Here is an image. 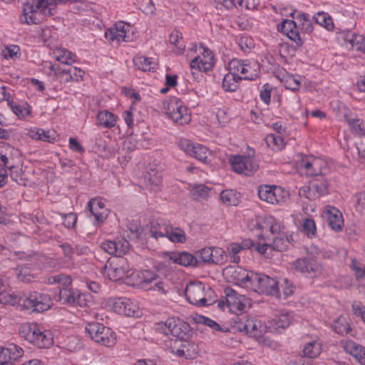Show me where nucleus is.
I'll use <instances>...</instances> for the list:
<instances>
[{
    "mask_svg": "<svg viewBox=\"0 0 365 365\" xmlns=\"http://www.w3.org/2000/svg\"><path fill=\"white\" fill-rule=\"evenodd\" d=\"M86 332L96 343L106 346L115 344L116 338L110 328L105 327L98 322H91L86 327Z\"/></svg>",
    "mask_w": 365,
    "mask_h": 365,
    "instance_id": "nucleus-5",
    "label": "nucleus"
},
{
    "mask_svg": "<svg viewBox=\"0 0 365 365\" xmlns=\"http://www.w3.org/2000/svg\"><path fill=\"white\" fill-rule=\"evenodd\" d=\"M320 351L321 346L316 341L307 344L303 349L304 355L309 358H314L317 356L319 354Z\"/></svg>",
    "mask_w": 365,
    "mask_h": 365,
    "instance_id": "nucleus-50",
    "label": "nucleus"
},
{
    "mask_svg": "<svg viewBox=\"0 0 365 365\" xmlns=\"http://www.w3.org/2000/svg\"><path fill=\"white\" fill-rule=\"evenodd\" d=\"M225 272L235 283L249 288L250 283L251 282V272H248L240 267H227Z\"/></svg>",
    "mask_w": 365,
    "mask_h": 365,
    "instance_id": "nucleus-18",
    "label": "nucleus"
},
{
    "mask_svg": "<svg viewBox=\"0 0 365 365\" xmlns=\"http://www.w3.org/2000/svg\"><path fill=\"white\" fill-rule=\"evenodd\" d=\"M170 42L175 45L179 49L180 52H182L185 48L182 34L179 31H175L170 34Z\"/></svg>",
    "mask_w": 365,
    "mask_h": 365,
    "instance_id": "nucleus-54",
    "label": "nucleus"
},
{
    "mask_svg": "<svg viewBox=\"0 0 365 365\" xmlns=\"http://www.w3.org/2000/svg\"><path fill=\"white\" fill-rule=\"evenodd\" d=\"M251 282L249 288L259 294L275 295L278 294V282L274 278L264 274L251 272Z\"/></svg>",
    "mask_w": 365,
    "mask_h": 365,
    "instance_id": "nucleus-6",
    "label": "nucleus"
},
{
    "mask_svg": "<svg viewBox=\"0 0 365 365\" xmlns=\"http://www.w3.org/2000/svg\"><path fill=\"white\" fill-rule=\"evenodd\" d=\"M259 70V65L257 62L245 60L242 67V72L239 78L241 80H255L258 77Z\"/></svg>",
    "mask_w": 365,
    "mask_h": 365,
    "instance_id": "nucleus-30",
    "label": "nucleus"
},
{
    "mask_svg": "<svg viewBox=\"0 0 365 365\" xmlns=\"http://www.w3.org/2000/svg\"><path fill=\"white\" fill-rule=\"evenodd\" d=\"M300 167L304 168L306 174L309 176H317L322 174L323 168L327 167L324 161L318 158H302Z\"/></svg>",
    "mask_w": 365,
    "mask_h": 365,
    "instance_id": "nucleus-21",
    "label": "nucleus"
},
{
    "mask_svg": "<svg viewBox=\"0 0 365 365\" xmlns=\"http://www.w3.org/2000/svg\"><path fill=\"white\" fill-rule=\"evenodd\" d=\"M271 326L273 327L276 330L284 329L290 324V317L288 314H282L273 319L270 322Z\"/></svg>",
    "mask_w": 365,
    "mask_h": 365,
    "instance_id": "nucleus-43",
    "label": "nucleus"
},
{
    "mask_svg": "<svg viewBox=\"0 0 365 365\" xmlns=\"http://www.w3.org/2000/svg\"><path fill=\"white\" fill-rule=\"evenodd\" d=\"M76 56L66 49L60 50L56 56V60L61 63L71 65L75 62Z\"/></svg>",
    "mask_w": 365,
    "mask_h": 365,
    "instance_id": "nucleus-48",
    "label": "nucleus"
},
{
    "mask_svg": "<svg viewBox=\"0 0 365 365\" xmlns=\"http://www.w3.org/2000/svg\"><path fill=\"white\" fill-rule=\"evenodd\" d=\"M210 189L202 184L194 185L190 190L191 196L194 200H204L209 197Z\"/></svg>",
    "mask_w": 365,
    "mask_h": 365,
    "instance_id": "nucleus-37",
    "label": "nucleus"
},
{
    "mask_svg": "<svg viewBox=\"0 0 365 365\" xmlns=\"http://www.w3.org/2000/svg\"><path fill=\"white\" fill-rule=\"evenodd\" d=\"M314 19L315 22L326 28L328 30H331L333 29L334 25L332 22V19L330 16H328L327 14L324 12H319L314 16Z\"/></svg>",
    "mask_w": 365,
    "mask_h": 365,
    "instance_id": "nucleus-45",
    "label": "nucleus"
},
{
    "mask_svg": "<svg viewBox=\"0 0 365 365\" xmlns=\"http://www.w3.org/2000/svg\"><path fill=\"white\" fill-rule=\"evenodd\" d=\"M19 334L25 340L40 349L48 348L53 343L51 331L42 330L36 323H25L21 325Z\"/></svg>",
    "mask_w": 365,
    "mask_h": 365,
    "instance_id": "nucleus-3",
    "label": "nucleus"
},
{
    "mask_svg": "<svg viewBox=\"0 0 365 365\" xmlns=\"http://www.w3.org/2000/svg\"><path fill=\"white\" fill-rule=\"evenodd\" d=\"M103 269V274L113 281L122 279L125 275L130 276V265L127 259L123 257L109 259Z\"/></svg>",
    "mask_w": 365,
    "mask_h": 365,
    "instance_id": "nucleus-7",
    "label": "nucleus"
},
{
    "mask_svg": "<svg viewBox=\"0 0 365 365\" xmlns=\"http://www.w3.org/2000/svg\"><path fill=\"white\" fill-rule=\"evenodd\" d=\"M146 185L153 191H158L162 184L161 175L155 170L148 172L145 175Z\"/></svg>",
    "mask_w": 365,
    "mask_h": 365,
    "instance_id": "nucleus-35",
    "label": "nucleus"
},
{
    "mask_svg": "<svg viewBox=\"0 0 365 365\" xmlns=\"http://www.w3.org/2000/svg\"><path fill=\"white\" fill-rule=\"evenodd\" d=\"M214 66V56L212 51L203 48L202 56H197L190 62V67L192 75L195 76L198 71L207 72L212 68Z\"/></svg>",
    "mask_w": 365,
    "mask_h": 365,
    "instance_id": "nucleus-14",
    "label": "nucleus"
},
{
    "mask_svg": "<svg viewBox=\"0 0 365 365\" xmlns=\"http://www.w3.org/2000/svg\"><path fill=\"white\" fill-rule=\"evenodd\" d=\"M23 353V349L14 344L6 347H0V365H14L13 361L21 357Z\"/></svg>",
    "mask_w": 365,
    "mask_h": 365,
    "instance_id": "nucleus-17",
    "label": "nucleus"
},
{
    "mask_svg": "<svg viewBox=\"0 0 365 365\" xmlns=\"http://www.w3.org/2000/svg\"><path fill=\"white\" fill-rule=\"evenodd\" d=\"M220 198L222 202L228 206H235L239 202L237 194L232 190H223Z\"/></svg>",
    "mask_w": 365,
    "mask_h": 365,
    "instance_id": "nucleus-42",
    "label": "nucleus"
},
{
    "mask_svg": "<svg viewBox=\"0 0 365 365\" xmlns=\"http://www.w3.org/2000/svg\"><path fill=\"white\" fill-rule=\"evenodd\" d=\"M238 45L245 53L249 52L254 47L253 41L250 37H241L239 39Z\"/></svg>",
    "mask_w": 365,
    "mask_h": 365,
    "instance_id": "nucleus-64",
    "label": "nucleus"
},
{
    "mask_svg": "<svg viewBox=\"0 0 365 365\" xmlns=\"http://www.w3.org/2000/svg\"><path fill=\"white\" fill-rule=\"evenodd\" d=\"M240 81H241V79H238L233 75L227 73L224 77L222 81V88L226 91H235L239 87Z\"/></svg>",
    "mask_w": 365,
    "mask_h": 365,
    "instance_id": "nucleus-40",
    "label": "nucleus"
},
{
    "mask_svg": "<svg viewBox=\"0 0 365 365\" xmlns=\"http://www.w3.org/2000/svg\"><path fill=\"white\" fill-rule=\"evenodd\" d=\"M211 247H205L195 252L197 259L200 258L203 263L212 264Z\"/></svg>",
    "mask_w": 365,
    "mask_h": 365,
    "instance_id": "nucleus-57",
    "label": "nucleus"
},
{
    "mask_svg": "<svg viewBox=\"0 0 365 365\" xmlns=\"http://www.w3.org/2000/svg\"><path fill=\"white\" fill-rule=\"evenodd\" d=\"M222 4L227 9L238 5L241 8L252 10L259 5V0H222Z\"/></svg>",
    "mask_w": 365,
    "mask_h": 365,
    "instance_id": "nucleus-34",
    "label": "nucleus"
},
{
    "mask_svg": "<svg viewBox=\"0 0 365 365\" xmlns=\"http://www.w3.org/2000/svg\"><path fill=\"white\" fill-rule=\"evenodd\" d=\"M134 64L143 71H154L156 64L152 61L151 58L138 56L133 58Z\"/></svg>",
    "mask_w": 365,
    "mask_h": 365,
    "instance_id": "nucleus-36",
    "label": "nucleus"
},
{
    "mask_svg": "<svg viewBox=\"0 0 365 365\" xmlns=\"http://www.w3.org/2000/svg\"><path fill=\"white\" fill-rule=\"evenodd\" d=\"M332 328L335 332L341 335L346 334L351 331L350 325L343 316H340L334 321Z\"/></svg>",
    "mask_w": 365,
    "mask_h": 365,
    "instance_id": "nucleus-38",
    "label": "nucleus"
},
{
    "mask_svg": "<svg viewBox=\"0 0 365 365\" xmlns=\"http://www.w3.org/2000/svg\"><path fill=\"white\" fill-rule=\"evenodd\" d=\"M130 276L133 278H136L137 284L144 285L153 282L158 279V276L148 270L143 272L132 271Z\"/></svg>",
    "mask_w": 365,
    "mask_h": 365,
    "instance_id": "nucleus-32",
    "label": "nucleus"
},
{
    "mask_svg": "<svg viewBox=\"0 0 365 365\" xmlns=\"http://www.w3.org/2000/svg\"><path fill=\"white\" fill-rule=\"evenodd\" d=\"M195 144L186 138H181L178 142V147L186 153L190 155Z\"/></svg>",
    "mask_w": 365,
    "mask_h": 365,
    "instance_id": "nucleus-63",
    "label": "nucleus"
},
{
    "mask_svg": "<svg viewBox=\"0 0 365 365\" xmlns=\"http://www.w3.org/2000/svg\"><path fill=\"white\" fill-rule=\"evenodd\" d=\"M347 121L357 134L365 135V122H362L359 119H349Z\"/></svg>",
    "mask_w": 365,
    "mask_h": 365,
    "instance_id": "nucleus-62",
    "label": "nucleus"
},
{
    "mask_svg": "<svg viewBox=\"0 0 365 365\" xmlns=\"http://www.w3.org/2000/svg\"><path fill=\"white\" fill-rule=\"evenodd\" d=\"M267 144L269 146L275 147L278 150H281L284 147V139L279 135L269 134L266 138Z\"/></svg>",
    "mask_w": 365,
    "mask_h": 365,
    "instance_id": "nucleus-53",
    "label": "nucleus"
},
{
    "mask_svg": "<svg viewBox=\"0 0 365 365\" xmlns=\"http://www.w3.org/2000/svg\"><path fill=\"white\" fill-rule=\"evenodd\" d=\"M29 135L34 140H42L45 142H50L51 137L48 131H45L40 128L31 129L29 132Z\"/></svg>",
    "mask_w": 365,
    "mask_h": 365,
    "instance_id": "nucleus-49",
    "label": "nucleus"
},
{
    "mask_svg": "<svg viewBox=\"0 0 365 365\" xmlns=\"http://www.w3.org/2000/svg\"><path fill=\"white\" fill-rule=\"evenodd\" d=\"M151 236L155 239H158L159 237H168V225L163 224L159 225L158 230L152 228L150 230Z\"/></svg>",
    "mask_w": 365,
    "mask_h": 365,
    "instance_id": "nucleus-59",
    "label": "nucleus"
},
{
    "mask_svg": "<svg viewBox=\"0 0 365 365\" xmlns=\"http://www.w3.org/2000/svg\"><path fill=\"white\" fill-rule=\"evenodd\" d=\"M205 287V284L202 282H190L188 284L185 290V294L187 301L195 305H206Z\"/></svg>",
    "mask_w": 365,
    "mask_h": 365,
    "instance_id": "nucleus-12",
    "label": "nucleus"
},
{
    "mask_svg": "<svg viewBox=\"0 0 365 365\" xmlns=\"http://www.w3.org/2000/svg\"><path fill=\"white\" fill-rule=\"evenodd\" d=\"M232 170L237 173L251 175L258 168L257 164L250 157L235 155L230 159Z\"/></svg>",
    "mask_w": 365,
    "mask_h": 365,
    "instance_id": "nucleus-13",
    "label": "nucleus"
},
{
    "mask_svg": "<svg viewBox=\"0 0 365 365\" xmlns=\"http://www.w3.org/2000/svg\"><path fill=\"white\" fill-rule=\"evenodd\" d=\"M0 303L9 305L19 304L26 309L42 312L53 304L51 298L45 294L34 292L28 296H21L6 292L0 293Z\"/></svg>",
    "mask_w": 365,
    "mask_h": 365,
    "instance_id": "nucleus-1",
    "label": "nucleus"
},
{
    "mask_svg": "<svg viewBox=\"0 0 365 365\" xmlns=\"http://www.w3.org/2000/svg\"><path fill=\"white\" fill-rule=\"evenodd\" d=\"M292 267L297 272L311 277H319L323 272L322 264L312 255L296 259L292 262Z\"/></svg>",
    "mask_w": 365,
    "mask_h": 365,
    "instance_id": "nucleus-8",
    "label": "nucleus"
},
{
    "mask_svg": "<svg viewBox=\"0 0 365 365\" xmlns=\"http://www.w3.org/2000/svg\"><path fill=\"white\" fill-rule=\"evenodd\" d=\"M312 184L314 187L315 192L319 195V197L328 192V183L326 180H316L315 182H313Z\"/></svg>",
    "mask_w": 365,
    "mask_h": 365,
    "instance_id": "nucleus-60",
    "label": "nucleus"
},
{
    "mask_svg": "<svg viewBox=\"0 0 365 365\" xmlns=\"http://www.w3.org/2000/svg\"><path fill=\"white\" fill-rule=\"evenodd\" d=\"M258 196L261 200L274 205L284 202L289 194L281 187L263 185L258 188Z\"/></svg>",
    "mask_w": 365,
    "mask_h": 365,
    "instance_id": "nucleus-9",
    "label": "nucleus"
},
{
    "mask_svg": "<svg viewBox=\"0 0 365 365\" xmlns=\"http://www.w3.org/2000/svg\"><path fill=\"white\" fill-rule=\"evenodd\" d=\"M299 195L301 198L304 197L310 200L319 198V195L315 192L312 184L301 187L299 190Z\"/></svg>",
    "mask_w": 365,
    "mask_h": 365,
    "instance_id": "nucleus-52",
    "label": "nucleus"
},
{
    "mask_svg": "<svg viewBox=\"0 0 365 365\" xmlns=\"http://www.w3.org/2000/svg\"><path fill=\"white\" fill-rule=\"evenodd\" d=\"M161 109L174 123L185 125L191 120L187 107L178 98H173L162 102Z\"/></svg>",
    "mask_w": 365,
    "mask_h": 365,
    "instance_id": "nucleus-4",
    "label": "nucleus"
},
{
    "mask_svg": "<svg viewBox=\"0 0 365 365\" xmlns=\"http://www.w3.org/2000/svg\"><path fill=\"white\" fill-rule=\"evenodd\" d=\"M170 259L185 267L200 265V261L197 259L196 255H192L187 252L173 253L170 257Z\"/></svg>",
    "mask_w": 365,
    "mask_h": 365,
    "instance_id": "nucleus-27",
    "label": "nucleus"
},
{
    "mask_svg": "<svg viewBox=\"0 0 365 365\" xmlns=\"http://www.w3.org/2000/svg\"><path fill=\"white\" fill-rule=\"evenodd\" d=\"M245 61V60H239L237 58L231 60L230 62L229 63L228 66L230 71L229 73L233 75L234 76L240 79L239 77H240L241 73L242 72V67Z\"/></svg>",
    "mask_w": 365,
    "mask_h": 365,
    "instance_id": "nucleus-47",
    "label": "nucleus"
},
{
    "mask_svg": "<svg viewBox=\"0 0 365 365\" xmlns=\"http://www.w3.org/2000/svg\"><path fill=\"white\" fill-rule=\"evenodd\" d=\"M189 331V325L179 318L168 319V334L176 339H185Z\"/></svg>",
    "mask_w": 365,
    "mask_h": 365,
    "instance_id": "nucleus-26",
    "label": "nucleus"
},
{
    "mask_svg": "<svg viewBox=\"0 0 365 365\" xmlns=\"http://www.w3.org/2000/svg\"><path fill=\"white\" fill-rule=\"evenodd\" d=\"M324 216L326 217L328 225L335 231L342 230L344 220L341 212L334 207L327 206L324 211Z\"/></svg>",
    "mask_w": 365,
    "mask_h": 365,
    "instance_id": "nucleus-19",
    "label": "nucleus"
},
{
    "mask_svg": "<svg viewBox=\"0 0 365 365\" xmlns=\"http://www.w3.org/2000/svg\"><path fill=\"white\" fill-rule=\"evenodd\" d=\"M101 249L109 255H116V257H120L129 250L130 243L124 238L115 240H107L101 245Z\"/></svg>",
    "mask_w": 365,
    "mask_h": 365,
    "instance_id": "nucleus-16",
    "label": "nucleus"
},
{
    "mask_svg": "<svg viewBox=\"0 0 365 365\" xmlns=\"http://www.w3.org/2000/svg\"><path fill=\"white\" fill-rule=\"evenodd\" d=\"M130 26L123 21H120L113 27L110 28L106 33L105 37L110 43L118 44L120 41H128L127 35Z\"/></svg>",
    "mask_w": 365,
    "mask_h": 365,
    "instance_id": "nucleus-15",
    "label": "nucleus"
},
{
    "mask_svg": "<svg viewBox=\"0 0 365 365\" xmlns=\"http://www.w3.org/2000/svg\"><path fill=\"white\" fill-rule=\"evenodd\" d=\"M278 29L289 39L295 42L298 46H302L303 41L300 38L297 28V24L294 21L285 19L281 23Z\"/></svg>",
    "mask_w": 365,
    "mask_h": 365,
    "instance_id": "nucleus-24",
    "label": "nucleus"
},
{
    "mask_svg": "<svg viewBox=\"0 0 365 365\" xmlns=\"http://www.w3.org/2000/svg\"><path fill=\"white\" fill-rule=\"evenodd\" d=\"M245 61V60H239L237 58L231 60L230 62L229 63L228 66L230 71L229 73L233 75L234 76L240 79L239 77H240L241 73L242 72V67Z\"/></svg>",
    "mask_w": 365,
    "mask_h": 365,
    "instance_id": "nucleus-46",
    "label": "nucleus"
},
{
    "mask_svg": "<svg viewBox=\"0 0 365 365\" xmlns=\"http://www.w3.org/2000/svg\"><path fill=\"white\" fill-rule=\"evenodd\" d=\"M48 282L51 284H60L63 286L60 289L58 294L56 296V301L64 305L79 306L84 307L88 306V300L86 296L78 290L72 289L68 287L71 284L70 276L64 274H59L50 277Z\"/></svg>",
    "mask_w": 365,
    "mask_h": 365,
    "instance_id": "nucleus-2",
    "label": "nucleus"
},
{
    "mask_svg": "<svg viewBox=\"0 0 365 365\" xmlns=\"http://www.w3.org/2000/svg\"><path fill=\"white\" fill-rule=\"evenodd\" d=\"M227 307L231 312H243L250 307V302L244 295L237 294L234 289L227 287L225 289Z\"/></svg>",
    "mask_w": 365,
    "mask_h": 365,
    "instance_id": "nucleus-11",
    "label": "nucleus"
},
{
    "mask_svg": "<svg viewBox=\"0 0 365 365\" xmlns=\"http://www.w3.org/2000/svg\"><path fill=\"white\" fill-rule=\"evenodd\" d=\"M117 117L108 110L98 112L97 115V124L103 128H113L116 124Z\"/></svg>",
    "mask_w": 365,
    "mask_h": 365,
    "instance_id": "nucleus-33",
    "label": "nucleus"
},
{
    "mask_svg": "<svg viewBox=\"0 0 365 365\" xmlns=\"http://www.w3.org/2000/svg\"><path fill=\"white\" fill-rule=\"evenodd\" d=\"M212 264H221L225 261V252L220 247H211Z\"/></svg>",
    "mask_w": 365,
    "mask_h": 365,
    "instance_id": "nucleus-55",
    "label": "nucleus"
},
{
    "mask_svg": "<svg viewBox=\"0 0 365 365\" xmlns=\"http://www.w3.org/2000/svg\"><path fill=\"white\" fill-rule=\"evenodd\" d=\"M302 227L303 231L309 237H313L314 236H315L316 225L313 220L305 219L303 222Z\"/></svg>",
    "mask_w": 365,
    "mask_h": 365,
    "instance_id": "nucleus-58",
    "label": "nucleus"
},
{
    "mask_svg": "<svg viewBox=\"0 0 365 365\" xmlns=\"http://www.w3.org/2000/svg\"><path fill=\"white\" fill-rule=\"evenodd\" d=\"M247 317H248L247 315L237 314L232 319V324L233 328L239 331H244L245 327H246L245 321H247Z\"/></svg>",
    "mask_w": 365,
    "mask_h": 365,
    "instance_id": "nucleus-56",
    "label": "nucleus"
},
{
    "mask_svg": "<svg viewBox=\"0 0 365 365\" xmlns=\"http://www.w3.org/2000/svg\"><path fill=\"white\" fill-rule=\"evenodd\" d=\"M168 238L173 242L184 243L186 242L185 232L179 227L168 225Z\"/></svg>",
    "mask_w": 365,
    "mask_h": 365,
    "instance_id": "nucleus-39",
    "label": "nucleus"
},
{
    "mask_svg": "<svg viewBox=\"0 0 365 365\" xmlns=\"http://www.w3.org/2000/svg\"><path fill=\"white\" fill-rule=\"evenodd\" d=\"M88 207L97 222H103L106 218V210L101 200L91 199L88 203Z\"/></svg>",
    "mask_w": 365,
    "mask_h": 365,
    "instance_id": "nucleus-29",
    "label": "nucleus"
},
{
    "mask_svg": "<svg viewBox=\"0 0 365 365\" xmlns=\"http://www.w3.org/2000/svg\"><path fill=\"white\" fill-rule=\"evenodd\" d=\"M346 352L352 355L359 363L363 365L365 363V349L353 341H346L343 343Z\"/></svg>",
    "mask_w": 365,
    "mask_h": 365,
    "instance_id": "nucleus-28",
    "label": "nucleus"
},
{
    "mask_svg": "<svg viewBox=\"0 0 365 365\" xmlns=\"http://www.w3.org/2000/svg\"><path fill=\"white\" fill-rule=\"evenodd\" d=\"M259 227L262 230L260 235L263 239L264 236H277L284 232V226L282 223L272 216H269L259 224Z\"/></svg>",
    "mask_w": 365,
    "mask_h": 365,
    "instance_id": "nucleus-20",
    "label": "nucleus"
},
{
    "mask_svg": "<svg viewBox=\"0 0 365 365\" xmlns=\"http://www.w3.org/2000/svg\"><path fill=\"white\" fill-rule=\"evenodd\" d=\"M8 105L15 115L19 118L24 119L31 114V107L26 102L17 103L11 98L8 101Z\"/></svg>",
    "mask_w": 365,
    "mask_h": 365,
    "instance_id": "nucleus-31",
    "label": "nucleus"
},
{
    "mask_svg": "<svg viewBox=\"0 0 365 365\" xmlns=\"http://www.w3.org/2000/svg\"><path fill=\"white\" fill-rule=\"evenodd\" d=\"M352 48L365 53V38L363 36L353 34L351 38H347Z\"/></svg>",
    "mask_w": 365,
    "mask_h": 365,
    "instance_id": "nucleus-51",
    "label": "nucleus"
},
{
    "mask_svg": "<svg viewBox=\"0 0 365 365\" xmlns=\"http://www.w3.org/2000/svg\"><path fill=\"white\" fill-rule=\"evenodd\" d=\"M193 150L190 155L202 162H205L210 154L207 148L200 144L195 145Z\"/></svg>",
    "mask_w": 365,
    "mask_h": 365,
    "instance_id": "nucleus-44",
    "label": "nucleus"
},
{
    "mask_svg": "<svg viewBox=\"0 0 365 365\" xmlns=\"http://www.w3.org/2000/svg\"><path fill=\"white\" fill-rule=\"evenodd\" d=\"M355 197L356 211L361 215H365V191L357 193Z\"/></svg>",
    "mask_w": 365,
    "mask_h": 365,
    "instance_id": "nucleus-61",
    "label": "nucleus"
},
{
    "mask_svg": "<svg viewBox=\"0 0 365 365\" xmlns=\"http://www.w3.org/2000/svg\"><path fill=\"white\" fill-rule=\"evenodd\" d=\"M113 309L115 312L128 317H138V310L136 306L127 298H119L116 299L113 304Z\"/></svg>",
    "mask_w": 365,
    "mask_h": 365,
    "instance_id": "nucleus-25",
    "label": "nucleus"
},
{
    "mask_svg": "<svg viewBox=\"0 0 365 365\" xmlns=\"http://www.w3.org/2000/svg\"><path fill=\"white\" fill-rule=\"evenodd\" d=\"M267 333V327L261 321L255 319L254 324L252 327L250 336L254 337L259 341V343L273 347L274 342L269 340L265 334Z\"/></svg>",
    "mask_w": 365,
    "mask_h": 365,
    "instance_id": "nucleus-23",
    "label": "nucleus"
},
{
    "mask_svg": "<svg viewBox=\"0 0 365 365\" xmlns=\"http://www.w3.org/2000/svg\"><path fill=\"white\" fill-rule=\"evenodd\" d=\"M16 275L19 282L29 283L34 279L31 269L28 267H17L16 269Z\"/></svg>",
    "mask_w": 365,
    "mask_h": 365,
    "instance_id": "nucleus-41",
    "label": "nucleus"
},
{
    "mask_svg": "<svg viewBox=\"0 0 365 365\" xmlns=\"http://www.w3.org/2000/svg\"><path fill=\"white\" fill-rule=\"evenodd\" d=\"M170 348L173 354L186 359H194L198 353L197 345L185 341V339H172Z\"/></svg>",
    "mask_w": 365,
    "mask_h": 365,
    "instance_id": "nucleus-10",
    "label": "nucleus"
},
{
    "mask_svg": "<svg viewBox=\"0 0 365 365\" xmlns=\"http://www.w3.org/2000/svg\"><path fill=\"white\" fill-rule=\"evenodd\" d=\"M264 241L270 242L269 247L278 252H283L288 249L289 245L293 242L292 236H287L284 232L277 236H264Z\"/></svg>",
    "mask_w": 365,
    "mask_h": 365,
    "instance_id": "nucleus-22",
    "label": "nucleus"
}]
</instances>
